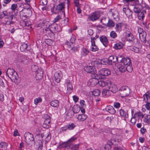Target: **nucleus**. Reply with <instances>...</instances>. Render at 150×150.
<instances>
[{"instance_id":"obj_35","label":"nucleus","mask_w":150,"mask_h":150,"mask_svg":"<svg viewBox=\"0 0 150 150\" xmlns=\"http://www.w3.org/2000/svg\"><path fill=\"white\" fill-rule=\"evenodd\" d=\"M138 19L139 20H142L144 18V11H140L137 13Z\"/></svg>"},{"instance_id":"obj_29","label":"nucleus","mask_w":150,"mask_h":150,"mask_svg":"<svg viewBox=\"0 0 150 150\" xmlns=\"http://www.w3.org/2000/svg\"><path fill=\"white\" fill-rule=\"evenodd\" d=\"M146 33H143L139 35L140 39L142 42H146Z\"/></svg>"},{"instance_id":"obj_42","label":"nucleus","mask_w":150,"mask_h":150,"mask_svg":"<svg viewBox=\"0 0 150 150\" xmlns=\"http://www.w3.org/2000/svg\"><path fill=\"white\" fill-rule=\"evenodd\" d=\"M79 146V144L71 145L70 146L69 148L72 150H77L78 149Z\"/></svg>"},{"instance_id":"obj_61","label":"nucleus","mask_w":150,"mask_h":150,"mask_svg":"<svg viewBox=\"0 0 150 150\" xmlns=\"http://www.w3.org/2000/svg\"><path fill=\"white\" fill-rule=\"evenodd\" d=\"M72 111H69L67 113V115L68 116H69L70 118H72L74 117V114H72Z\"/></svg>"},{"instance_id":"obj_50","label":"nucleus","mask_w":150,"mask_h":150,"mask_svg":"<svg viewBox=\"0 0 150 150\" xmlns=\"http://www.w3.org/2000/svg\"><path fill=\"white\" fill-rule=\"evenodd\" d=\"M51 139V134L50 133H48L47 136L45 139V141L46 142H48Z\"/></svg>"},{"instance_id":"obj_16","label":"nucleus","mask_w":150,"mask_h":150,"mask_svg":"<svg viewBox=\"0 0 150 150\" xmlns=\"http://www.w3.org/2000/svg\"><path fill=\"white\" fill-rule=\"evenodd\" d=\"M113 138L115 142L117 144L118 143L120 142L122 140L123 137L121 135H114L113 137Z\"/></svg>"},{"instance_id":"obj_12","label":"nucleus","mask_w":150,"mask_h":150,"mask_svg":"<svg viewBox=\"0 0 150 150\" xmlns=\"http://www.w3.org/2000/svg\"><path fill=\"white\" fill-rule=\"evenodd\" d=\"M47 118L44 121L42 127L44 128H48L50 126V117L46 115Z\"/></svg>"},{"instance_id":"obj_46","label":"nucleus","mask_w":150,"mask_h":150,"mask_svg":"<svg viewBox=\"0 0 150 150\" xmlns=\"http://www.w3.org/2000/svg\"><path fill=\"white\" fill-rule=\"evenodd\" d=\"M20 16L21 18L22 19H25L27 17V15L25 13L24 11L22 10L20 12Z\"/></svg>"},{"instance_id":"obj_58","label":"nucleus","mask_w":150,"mask_h":150,"mask_svg":"<svg viewBox=\"0 0 150 150\" xmlns=\"http://www.w3.org/2000/svg\"><path fill=\"white\" fill-rule=\"evenodd\" d=\"M111 149V146L107 144H105L104 147L105 150H110Z\"/></svg>"},{"instance_id":"obj_33","label":"nucleus","mask_w":150,"mask_h":150,"mask_svg":"<svg viewBox=\"0 0 150 150\" xmlns=\"http://www.w3.org/2000/svg\"><path fill=\"white\" fill-rule=\"evenodd\" d=\"M67 86V90L69 92L71 93L73 87L72 84L70 83V81H67L66 82Z\"/></svg>"},{"instance_id":"obj_47","label":"nucleus","mask_w":150,"mask_h":150,"mask_svg":"<svg viewBox=\"0 0 150 150\" xmlns=\"http://www.w3.org/2000/svg\"><path fill=\"white\" fill-rule=\"evenodd\" d=\"M125 69L129 72H132L133 70V67L131 64L127 65V66L125 67Z\"/></svg>"},{"instance_id":"obj_2","label":"nucleus","mask_w":150,"mask_h":150,"mask_svg":"<svg viewBox=\"0 0 150 150\" xmlns=\"http://www.w3.org/2000/svg\"><path fill=\"white\" fill-rule=\"evenodd\" d=\"M84 69L86 72L91 74V77L93 78L98 79L100 78L99 75L96 74L95 71L93 69V67H92L87 66L85 67Z\"/></svg>"},{"instance_id":"obj_1","label":"nucleus","mask_w":150,"mask_h":150,"mask_svg":"<svg viewBox=\"0 0 150 150\" xmlns=\"http://www.w3.org/2000/svg\"><path fill=\"white\" fill-rule=\"evenodd\" d=\"M6 74L13 81H15L18 78L17 72L12 69L8 68L6 71Z\"/></svg>"},{"instance_id":"obj_48","label":"nucleus","mask_w":150,"mask_h":150,"mask_svg":"<svg viewBox=\"0 0 150 150\" xmlns=\"http://www.w3.org/2000/svg\"><path fill=\"white\" fill-rule=\"evenodd\" d=\"M42 101V99L40 97L36 98L34 100V104L37 105L39 103L41 102Z\"/></svg>"},{"instance_id":"obj_36","label":"nucleus","mask_w":150,"mask_h":150,"mask_svg":"<svg viewBox=\"0 0 150 150\" xmlns=\"http://www.w3.org/2000/svg\"><path fill=\"white\" fill-rule=\"evenodd\" d=\"M79 48V46L78 45H74L73 47H71V52L72 53H74L77 52Z\"/></svg>"},{"instance_id":"obj_8","label":"nucleus","mask_w":150,"mask_h":150,"mask_svg":"<svg viewBox=\"0 0 150 150\" xmlns=\"http://www.w3.org/2000/svg\"><path fill=\"white\" fill-rule=\"evenodd\" d=\"M55 81L57 83H59L60 81L63 76V74L60 71H57L55 73L54 75Z\"/></svg>"},{"instance_id":"obj_38","label":"nucleus","mask_w":150,"mask_h":150,"mask_svg":"<svg viewBox=\"0 0 150 150\" xmlns=\"http://www.w3.org/2000/svg\"><path fill=\"white\" fill-rule=\"evenodd\" d=\"M143 121L146 123H150V115H147L144 118Z\"/></svg>"},{"instance_id":"obj_5","label":"nucleus","mask_w":150,"mask_h":150,"mask_svg":"<svg viewBox=\"0 0 150 150\" xmlns=\"http://www.w3.org/2000/svg\"><path fill=\"white\" fill-rule=\"evenodd\" d=\"M122 97L127 96L130 94V89L127 86H122L119 90Z\"/></svg>"},{"instance_id":"obj_9","label":"nucleus","mask_w":150,"mask_h":150,"mask_svg":"<svg viewBox=\"0 0 150 150\" xmlns=\"http://www.w3.org/2000/svg\"><path fill=\"white\" fill-rule=\"evenodd\" d=\"M91 50L93 52H96L98 51V48L95 44V38L91 37Z\"/></svg>"},{"instance_id":"obj_10","label":"nucleus","mask_w":150,"mask_h":150,"mask_svg":"<svg viewBox=\"0 0 150 150\" xmlns=\"http://www.w3.org/2000/svg\"><path fill=\"white\" fill-rule=\"evenodd\" d=\"M100 16V13L98 11H96L91 14L90 16V18L91 21H94L98 19L99 18Z\"/></svg>"},{"instance_id":"obj_28","label":"nucleus","mask_w":150,"mask_h":150,"mask_svg":"<svg viewBox=\"0 0 150 150\" xmlns=\"http://www.w3.org/2000/svg\"><path fill=\"white\" fill-rule=\"evenodd\" d=\"M144 100L146 103H150V93H146L143 95Z\"/></svg>"},{"instance_id":"obj_51","label":"nucleus","mask_w":150,"mask_h":150,"mask_svg":"<svg viewBox=\"0 0 150 150\" xmlns=\"http://www.w3.org/2000/svg\"><path fill=\"white\" fill-rule=\"evenodd\" d=\"M132 51L136 53H138L139 51V48L136 47H133L131 49Z\"/></svg>"},{"instance_id":"obj_15","label":"nucleus","mask_w":150,"mask_h":150,"mask_svg":"<svg viewBox=\"0 0 150 150\" xmlns=\"http://www.w3.org/2000/svg\"><path fill=\"white\" fill-rule=\"evenodd\" d=\"M100 40L105 47L107 46L108 41L106 36L104 35L102 36L100 38Z\"/></svg>"},{"instance_id":"obj_62","label":"nucleus","mask_w":150,"mask_h":150,"mask_svg":"<svg viewBox=\"0 0 150 150\" xmlns=\"http://www.w3.org/2000/svg\"><path fill=\"white\" fill-rule=\"evenodd\" d=\"M113 119L114 118L112 116L108 117L106 118V120L108 121H109L110 122H111L112 121Z\"/></svg>"},{"instance_id":"obj_64","label":"nucleus","mask_w":150,"mask_h":150,"mask_svg":"<svg viewBox=\"0 0 150 150\" xmlns=\"http://www.w3.org/2000/svg\"><path fill=\"white\" fill-rule=\"evenodd\" d=\"M146 103L145 105V107L148 110L150 109V103Z\"/></svg>"},{"instance_id":"obj_23","label":"nucleus","mask_w":150,"mask_h":150,"mask_svg":"<svg viewBox=\"0 0 150 150\" xmlns=\"http://www.w3.org/2000/svg\"><path fill=\"white\" fill-rule=\"evenodd\" d=\"M36 77L38 79H41L43 76V72L42 70L39 69L36 71Z\"/></svg>"},{"instance_id":"obj_40","label":"nucleus","mask_w":150,"mask_h":150,"mask_svg":"<svg viewBox=\"0 0 150 150\" xmlns=\"http://www.w3.org/2000/svg\"><path fill=\"white\" fill-rule=\"evenodd\" d=\"M70 146L71 143H69L68 141L66 142L63 143L61 145V147L62 148L68 147L69 148Z\"/></svg>"},{"instance_id":"obj_25","label":"nucleus","mask_w":150,"mask_h":150,"mask_svg":"<svg viewBox=\"0 0 150 150\" xmlns=\"http://www.w3.org/2000/svg\"><path fill=\"white\" fill-rule=\"evenodd\" d=\"M43 32L46 33V35L47 36H49L51 37L53 35L52 32L51 30L49 28H45L43 29Z\"/></svg>"},{"instance_id":"obj_41","label":"nucleus","mask_w":150,"mask_h":150,"mask_svg":"<svg viewBox=\"0 0 150 150\" xmlns=\"http://www.w3.org/2000/svg\"><path fill=\"white\" fill-rule=\"evenodd\" d=\"M100 92L98 89H96L93 91L92 92L93 95L95 96H99Z\"/></svg>"},{"instance_id":"obj_21","label":"nucleus","mask_w":150,"mask_h":150,"mask_svg":"<svg viewBox=\"0 0 150 150\" xmlns=\"http://www.w3.org/2000/svg\"><path fill=\"white\" fill-rule=\"evenodd\" d=\"M135 117L137 119L141 120L144 117V115L141 112H136L134 115Z\"/></svg>"},{"instance_id":"obj_14","label":"nucleus","mask_w":150,"mask_h":150,"mask_svg":"<svg viewBox=\"0 0 150 150\" xmlns=\"http://www.w3.org/2000/svg\"><path fill=\"white\" fill-rule=\"evenodd\" d=\"M118 57L116 56H110L108 59L109 63L112 64V63H115L118 61Z\"/></svg>"},{"instance_id":"obj_45","label":"nucleus","mask_w":150,"mask_h":150,"mask_svg":"<svg viewBox=\"0 0 150 150\" xmlns=\"http://www.w3.org/2000/svg\"><path fill=\"white\" fill-rule=\"evenodd\" d=\"M107 144L111 146V145H115L117 144V143L115 142L113 139H112L110 140H109L107 142Z\"/></svg>"},{"instance_id":"obj_11","label":"nucleus","mask_w":150,"mask_h":150,"mask_svg":"<svg viewBox=\"0 0 150 150\" xmlns=\"http://www.w3.org/2000/svg\"><path fill=\"white\" fill-rule=\"evenodd\" d=\"M123 11L125 13L127 17L129 19H132V12L127 8H123Z\"/></svg>"},{"instance_id":"obj_39","label":"nucleus","mask_w":150,"mask_h":150,"mask_svg":"<svg viewBox=\"0 0 150 150\" xmlns=\"http://www.w3.org/2000/svg\"><path fill=\"white\" fill-rule=\"evenodd\" d=\"M98 84L100 86L102 87H104L108 84L107 82L103 80L99 81Z\"/></svg>"},{"instance_id":"obj_63","label":"nucleus","mask_w":150,"mask_h":150,"mask_svg":"<svg viewBox=\"0 0 150 150\" xmlns=\"http://www.w3.org/2000/svg\"><path fill=\"white\" fill-rule=\"evenodd\" d=\"M7 16L8 17V19L11 21L12 20L13 17H14V16L13 14L8 15V16Z\"/></svg>"},{"instance_id":"obj_3","label":"nucleus","mask_w":150,"mask_h":150,"mask_svg":"<svg viewBox=\"0 0 150 150\" xmlns=\"http://www.w3.org/2000/svg\"><path fill=\"white\" fill-rule=\"evenodd\" d=\"M17 64L28 65L29 63V59L25 56L20 55L16 59Z\"/></svg>"},{"instance_id":"obj_19","label":"nucleus","mask_w":150,"mask_h":150,"mask_svg":"<svg viewBox=\"0 0 150 150\" xmlns=\"http://www.w3.org/2000/svg\"><path fill=\"white\" fill-rule=\"evenodd\" d=\"M106 110L110 113L113 114L115 113L116 111L112 106H108L105 108Z\"/></svg>"},{"instance_id":"obj_31","label":"nucleus","mask_w":150,"mask_h":150,"mask_svg":"<svg viewBox=\"0 0 150 150\" xmlns=\"http://www.w3.org/2000/svg\"><path fill=\"white\" fill-rule=\"evenodd\" d=\"M87 116L84 114L79 115H78L77 119L80 121H84L86 119Z\"/></svg>"},{"instance_id":"obj_56","label":"nucleus","mask_w":150,"mask_h":150,"mask_svg":"<svg viewBox=\"0 0 150 150\" xmlns=\"http://www.w3.org/2000/svg\"><path fill=\"white\" fill-rule=\"evenodd\" d=\"M76 138L74 137H72L71 138H70L69 139L68 141L69 143H71V145H72V143L74 142L76 139Z\"/></svg>"},{"instance_id":"obj_22","label":"nucleus","mask_w":150,"mask_h":150,"mask_svg":"<svg viewBox=\"0 0 150 150\" xmlns=\"http://www.w3.org/2000/svg\"><path fill=\"white\" fill-rule=\"evenodd\" d=\"M59 103L57 100H52L50 102V105L52 107L58 108L59 106Z\"/></svg>"},{"instance_id":"obj_24","label":"nucleus","mask_w":150,"mask_h":150,"mask_svg":"<svg viewBox=\"0 0 150 150\" xmlns=\"http://www.w3.org/2000/svg\"><path fill=\"white\" fill-rule=\"evenodd\" d=\"M117 69L121 72H124L126 70L125 66L121 64H118L117 65Z\"/></svg>"},{"instance_id":"obj_26","label":"nucleus","mask_w":150,"mask_h":150,"mask_svg":"<svg viewBox=\"0 0 150 150\" xmlns=\"http://www.w3.org/2000/svg\"><path fill=\"white\" fill-rule=\"evenodd\" d=\"M142 8L141 5L138 4L134 6L133 8V10L136 13H137L141 11Z\"/></svg>"},{"instance_id":"obj_59","label":"nucleus","mask_w":150,"mask_h":150,"mask_svg":"<svg viewBox=\"0 0 150 150\" xmlns=\"http://www.w3.org/2000/svg\"><path fill=\"white\" fill-rule=\"evenodd\" d=\"M61 19V17L60 16H57L53 21V23H56L59 21V20Z\"/></svg>"},{"instance_id":"obj_44","label":"nucleus","mask_w":150,"mask_h":150,"mask_svg":"<svg viewBox=\"0 0 150 150\" xmlns=\"http://www.w3.org/2000/svg\"><path fill=\"white\" fill-rule=\"evenodd\" d=\"M8 16V12L7 11H5L0 12V18H1L4 17Z\"/></svg>"},{"instance_id":"obj_4","label":"nucleus","mask_w":150,"mask_h":150,"mask_svg":"<svg viewBox=\"0 0 150 150\" xmlns=\"http://www.w3.org/2000/svg\"><path fill=\"white\" fill-rule=\"evenodd\" d=\"M25 142L28 144H31L34 143V139L33 134L29 132H26L24 134Z\"/></svg>"},{"instance_id":"obj_6","label":"nucleus","mask_w":150,"mask_h":150,"mask_svg":"<svg viewBox=\"0 0 150 150\" xmlns=\"http://www.w3.org/2000/svg\"><path fill=\"white\" fill-rule=\"evenodd\" d=\"M110 71L108 69L104 68L98 71V74L100 79L102 78L101 76H108L110 74Z\"/></svg>"},{"instance_id":"obj_13","label":"nucleus","mask_w":150,"mask_h":150,"mask_svg":"<svg viewBox=\"0 0 150 150\" xmlns=\"http://www.w3.org/2000/svg\"><path fill=\"white\" fill-rule=\"evenodd\" d=\"M65 6V3L62 2L60 3L57 6L56 10L62 11L64 13V8Z\"/></svg>"},{"instance_id":"obj_60","label":"nucleus","mask_w":150,"mask_h":150,"mask_svg":"<svg viewBox=\"0 0 150 150\" xmlns=\"http://www.w3.org/2000/svg\"><path fill=\"white\" fill-rule=\"evenodd\" d=\"M116 31H118L120 30L121 29V26L120 24H117L116 25L115 28Z\"/></svg>"},{"instance_id":"obj_27","label":"nucleus","mask_w":150,"mask_h":150,"mask_svg":"<svg viewBox=\"0 0 150 150\" xmlns=\"http://www.w3.org/2000/svg\"><path fill=\"white\" fill-rule=\"evenodd\" d=\"M122 63L125 65H128L131 64V61L129 58H125L122 60Z\"/></svg>"},{"instance_id":"obj_7","label":"nucleus","mask_w":150,"mask_h":150,"mask_svg":"<svg viewBox=\"0 0 150 150\" xmlns=\"http://www.w3.org/2000/svg\"><path fill=\"white\" fill-rule=\"evenodd\" d=\"M126 38L127 40L129 42H133L134 43H132L133 45H134L137 43H135L137 41V40L134 38L132 34L130 32L126 33Z\"/></svg>"},{"instance_id":"obj_37","label":"nucleus","mask_w":150,"mask_h":150,"mask_svg":"<svg viewBox=\"0 0 150 150\" xmlns=\"http://www.w3.org/2000/svg\"><path fill=\"white\" fill-rule=\"evenodd\" d=\"M123 44L122 42H119L115 44L114 45V48L116 49H120L122 48Z\"/></svg>"},{"instance_id":"obj_53","label":"nucleus","mask_w":150,"mask_h":150,"mask_svg":"<svg viewBox=\"0 0 150 150\" xmlns=\"http://www.w3.org/2000/svg\"><path fill=\"white\" fill-rule=\"evenodd\" d=\"M24 144L23 142H21L20 144L18 150H24Z\"/></svg>"},{"instance_id":"obj_49","label":"nucleus","mask_w":150,"mask_h":150,"mask_svg":"<svg viewBox=\"0 0 150 150\" xmlns=\"http://www.w3.org/2000/svg\"><path fill=\"white\" fill-rule=\"evenodd\" d=\"M110 36L112 38H114L117 36V34L114 31H112L110 33Z\"/></svg>"},{"instance_id":"obj_17","label":"nucleus","mask_w":150,"mask_h":150,"mask_svg":"<svg viewBox=\"0 0 150 150\" xmlns=\"http://www.w3.org/2000/svg\"><path fill=\"white\" fill-rule=\"evenodd\" d=\"M120 113L121 116L124 117L125 120H126V119L128 117L127 112L123 109H121L120 110Z\"/></svg>"},{"instance_id":"obj_30","label":"nucleus","mask_w":150,"mask_h":150,"mask_svg":"<svg viewBox=\"0 0 150 150\" xmlns=\"http://www.w3.org/2000/svg\"><path fill=\"white\" fill-rule=\"evenodd\" d=\"M102 93L103 96L106 97H108L110 95L109 91L105 89H103V90Z\"/></svg>"},{"instance_id":"obj_32","label":"nucleus","mask_w":150,"mask_h":150,"mask_svg":"<svg viewBox=\"0 0 150 150\" xmlns=\"http://www.w3.org/2000/svg\"><path fill=\"white\" fill-rule=\"evenodd\" d=\"M89 51L86 48L83 47L81 49V54L83 56H85L87 55Z\"/></svg>"},{"instance_id":"obj_52","label":"nucleus","mask_w":150,"mask_h":150,"mask_svg":"<svg viewBox=\"0 0 150 150\" xmlns=\"http://www.w3.org/2000/svg\"><path fill=\"white\" fill-rule=\"evenodd\" d=\"M67 127V128L69 130L73 129L75 127V125L74 123H71V125H69Z\"/></svg>"},{"instance_id":"obj_20","label":"nucleus","mask_w":150,"mask_h":150,"mask_svg":"<svg viewBox=\"0 0 150 150\" xmlns=\"http://www.w3.org/2000/svg\"><path fill=\"white\" fill-rule=\"evenodd\" d=\"M109 90L113 93H115L117 90V88L115 85L110 84L108 86Z\"/></svg>"},{"instance_id":"obj_43","label":"nucleus","mask_w":150,"mask_h":150,"mask_svg":"<svg viewBox=\"0 0 150 150\" xmlns=\"http://www.w3.org/2000/svg\"><path fill=\"white\" fill-rule=\"evenodd\" d=\"M107 25V26L112 28L115 26V23L112 20H109Z\"/></svg>"},{"instance_id":"obj_34","label":"nucleus","mask_w":150,"mask_h":150,"mask_svg":"<svg viewBox=\"0 0 150 150\" xmlns=\"http://www.w3.org/2000/svg\"><path fill=\"white\" fill-rule=\"evenodd\" d=\"M7 144L5 142L0 143V147L2 150H6L7 149Z\"/></svg>"},{"instance_id":"obj_18","label":"nucleus","mask_w":150,"mask_h":150,"mask_svg":"<svg viewBox=\"0 0 150 150\" xmlns=\"http://www.w3.org/2000/svg\"><path fill=\"white\" fill-rule=\"evenodd\" d=\"M30 47L26 44H23L20 47L21 50L22 52H26L30 50Z\"/></svg>"},{"instance_id":"obj_54","label":"nucleus","mask_w":150,"mask_h":150,"mask_svg":"<svg viewBox=\"0 0 150 150\" xmlns=\"http://www.w3.org/2000/svg\"><path fill=\"white\" fill-rule=\"evenodd\" d=\"M18 7L17 5L16 4H14L12 5L11 6V9L14 11L16 8Z\"/></svg>"},{"instance_id":"obj_55","label":"nucleus","mask_w":150,"mask_h":150,"mask_svg":"<svg viewBox=\"0 0 150 150\" xmlns=\"http://www.w3.org/2000/svg\"><path fill=\"white\" fill-rule=\"evenodd\" d=\"M136 118L134 116L132 117L130 121L132 125H134L135 124L136 122Z\"/></svg>"},{"instance_id":"obj_57","label":"nucleus","mask_w":150,"mask_h":150,"mask_svg":"<svg viewBox=\"0 0 150 150\" xmlns=\"http://www.w3.org/2000/svg\"><path fill=\"white\" fill-rule=\"evenodd\" d=\"M40 3L42 5H46L47 4V0H41Z\"/></svg>"}]
</instances>
